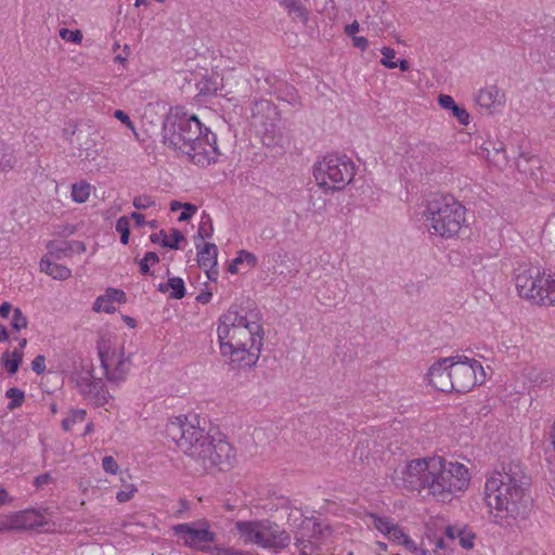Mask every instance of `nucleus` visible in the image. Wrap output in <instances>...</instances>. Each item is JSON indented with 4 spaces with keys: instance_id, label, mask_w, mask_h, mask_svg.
Segmentation results:
<instances>
[{
    "instance_id": "8fccbe9b",
    "label": "nucleus",
    "mask_w": 555,
    "mask_h": 555,
    "mask_svg": "<svg viewBox=\"0 0 555 555\" xmlns=\"http://www.w3.org/2000/svg\"><path fill=\"white\" fill-rule=\"evenodd\" d=\"M102 467L106 473L112 475L117 474L119 470V465L117 464L116 460L111 455H106L103 457Z\"/></svg>"
},
{
    "instance_id": "a18cd8bd",
    "label": "nucleus",
    "mask_w": 555,
    "mask_h": 555,
    "mask_svg": "<svg viewBox=\"0 0 555 555\" xmlns=\"http://www.w3.org/2000/svg\"><path fill=\"white\" fill-rule=\"evenodd\" d=\"M456 537L459 538L460 545L463 548L470 550L474 547V540H475L476 535L472 531H467L465 529H459Z\"/></svg>"
},
{
    "instance_id": "7c9ffc66",
    "label": "nucleus",
    "mask_w": 555,
    "mask_h": 555,
    "mask_svg": "<svg viewBox=\"0 0 555 555\" xmlns=\"http://www.w3.org/2000/svg\"><path fill=\"white\" fill-rule=\"evenodd\" d=\"M214 234V225L210 216L207 212H203L202 219L197 229V233L194 235L196 243H205L206 238H210Z\"/></svg>"
},
{
    "instance_id": "bb28decb",
    "label": "nucleus",
    "mask_w": 555,
    "mask_h": 555,
    "mask_svg": "<svg viewBox=\"0 0 555 555\" xmlns=\"http://www.w3.org/2000/svg\"><path fill=\"white\" fill-rule=\"evenodd\" d=\"M489 145H491L492 150L491 156L488 158L489 162L502 169L508 164V155L505 150V144L501 141L489 140Z\"/></svg>"
},
{
    "instance_id": "774afa93",
    "label": "nucleus",
    "mask_w": 555,
    "mask_h": 555,
    "mask_svg": "<svg viewBox=\"0 0 555 555\" xmlns=\"http://www.w3.org/2000/svg\"><path fill=\"white\" fill-rule=\"evenodd\" d=\"M130 218L134 221V225L138 228H141L146 223L144 215L140 212H131Z\"/></svg>"
},
{
    "instance_id": "864d4df0",
    "label": "nucleus",
    "mask_w": 555,
    "mask_h": 555,
    "mask_svg": "<svg viewBox=\"0 0 555 555\" xmlns=\"http://www.w3.org/2000/svg\"><path fill=\"white\" fill-rule=\"evenodd\" d=\"M105 297L112 299L113 304L115 301L125 302L127 299L126 293L118 288H107Z\"/></svg>"
},
{
    "instance_id": "a878e982",
    "label": "nucleus",
    "mask_w": 555,
    "mask_h": 555,
    "mask_svg": "<svg viewBox=\"0 0 555 555\" xmlns=\"http://www.w3.org/2000/svg\"><path fill=\"white\" fill-rule=\"evenodd\" d=\"M502 98L503 94H501L496 86H491L480 90L479 94L476 98V101L480 106L489 108L493 106L495 103L500 104Z\"/></svg>"
},
{
    "instance_id": "c03bdc74",
    "label": "nucleus",
    "mask_w": 555,
    "mask_h": 555,
    "mask_svg": "<svg viewBox=\"0 0 555 555\" xmlns=\"http://www.w3.org/2000/svg\"><path fill=\"white\" fill-rule=\"evenodd\" d=\"M93 310L96 312H106V313H113L115 311L114 304L112 302V299L106 298L104 296H100L95 299L93 304Z\"/></svg>"
},
{
    "instance_id": "4d7b16f0",
    "label": "nucleus",
    "mask_w": 555,
    "mask_h": 555,
    "mask_svg": "<svg viewBox=\"0 0 555 555\" xmlns=\"http://www.w3.org/2000/svg\"><path fill=\"white\" fill-rule=\"evenodd\" d=\"M114 117L118 119L120 122H122L127 128L131 129L132 131L135 130L134 124L131 121L129 115L126 112L121 109H116L114 112Z\"/></svg>"
},
{
    "instance_id": "9b49d317",
    "label": "nucleus",
    "mask_w": 555,
    "mask_h": 555,
    "mask_svg": "<svg viewBox=\"0 0 555 555\" xmlns=\"http://www.w3.org/2000/svg\"><path fill=\"white\" fill-rule=\"evenodd\" d=\"M235 528L245 544H257L262 547L278 546V532L270 520L237 521Z\"/></svg>"
},
{
    "instance_id": "1a4fd4ad",
    "label": "nucleus",
    "mask_w": 555,
    "mask_h": 555,
    "mask_svg": "<svg viewBox=\"0 0 555 555\" xmlns=\"http://www.w3.org/2000/svg\"><path fill=\"white\" fill-rule=\"evenodd\" d=\"M451 361V376L454 387L452 391L465 393L485 379V371L481 363L466 356H455Z\"/></svg>"
},
{
    "instance_id": "0eeeda50",
    "label": "nucleus",
    "mask_w": 555,
    "mask_h": 555,
    "mask_svg": "<svg viewBox=\"0 0 555 555\" xmlns=\"http://www.w3.org/2000/svg\"><path fill=\"white\" fill-rule=\"evenodd\" d=\"M514 279L519 297L539 306L555 305V280L538 267L519 264L514 270Z\"/></svg>"
},
{
    "instance_id": "3c124183",
    "label": "nucleus",
    "mask_w": 555,
    "mask_h": 555,
    "mask_svg": "<svg viewBox=\"0 0 555 555\" xmlns=\"http://www.w3.org/2000/svg\"><path fill=\"white\" fill-rule=\"evenodd\" d=\"M408 534H405L403 532V530L397 525V524H393L391 525V529L387 535V538L393 542H398L399 544H401L402 540H404V538H406Z\"/></svg>"
},
{
    "instance_id": "20e7f679",
    "label": "nucleus",
    "mask_w": 555,
    "mask_h": 555,
    "mask_svg": "<svg viewBox=\"0 0 555 555\" xmlns=\"http://www.w3.org/2000/svg\"><path fill=\"white\" fill-rule=\"evenodd\" d=\"M166 436L186 455L194 459L204 470H228L235 462V451L224 439L215 440L204 428L176 416L165 428Z\"/></svg>"
},
{
    "instance_id": "79ce46f5",
    "label": "nucleus",
    "mask_w": 555,
    "mask_h": 555,
    "mask_svg": "<svg viewBox=\"0 0 555 555\" xmlns=\"http://www.w3.org/2000/svg\"><path fill=\"white\" fill-rule=\"evenodd\" d=\"M370 517L373 519L374 527L383 534L388 535L391 525L395 522L388 517L378 516L376 514H370Z\"/></svg>"
},
{
    "instance_id": "5701e85b",
    "label": "nucleus",
    "mask_w": 555,
    "mask_h": 555,
    "mask_svg": "<svg viewBox=\"0 0 555 555\" xmlns=\"http://www.w3.org/2000/svg\"><path fill=\"white\" fill-rule=\"evenodd\" d=\"M438 104L442 108L450 111L452 116L455 117L461 125L467 126L469 124V113L463 106L456 104V102L451 95L440 94L438 96Z\"/></svg>"
},
{
    "instance_id": "f3484780",
    "label": "nucleus",
    "mask_w": 555,
    "mask_h": 555,
    "mask_svg": "<svg viewBox=\"0 0 555 555\" xmlns=\"http://www.w3.org/2000/svg\"><path fill=\"white\" fill-rule=\"evenodd\" d=\"M16 530H27L43 527L47 521L44 516L35 509H25L13 513Z\"/></svg>"
},
{
    "instance_id": "6e6d98bb",
    "label": "nucleus",
    "mask_w": 555,
    "mask_h": 555,
    "mask_svg": "<svg viewBox=\"0 0 555 555\" xmlns=\"http://www.w3.org/2000/svg\"><path fill=\"white\" fill-rule=\"evenodd\" d=\"M261 264L267 271H272L274 273L278 264L274 254H264L262 257Z\"/></svg>"
},
{
    "instance_id": "f704fd0d",
    "label": "nucleus",
    "mask_w": 555,
    "mask_h": 555,
    "mask_svg": "<svg viewBox=\"0 0 555 555\" xmlns=\"http://www.w3.org/2000/svg\"><path fill=\"white\" fill-rule=\"evenodd\" d=\"M298 99L297 90L293 86L287 82L280 83V101H284L287 104L295 106L299 103Z\"/></svg>"
},
{
    "instance_id": "c756f323",
    "label": "nucleus",
    "mask_w": 555,
    "mask_h": 555,
    "mask_svg": "<svg viewBox=\"0 0 555 555\" xmlns=\"http://www.w3.org/2000/svg\"><path fill=\"white\" fill-rule=\"evenodd\" d=\"M65 133L68 134V130H65ZM72 137H76V141L78 144L79 150H83L86 152V158H93V153L96 154V150H93L94 147V140L93 139H87L82 141L83 139V130L79 129L77 126L73 128V130L69 132Z\"/></svg>"
},
{
    "instance_id": "6e6552de",
    "label": "nucleus",
    "mask_w": 555,
    "mask_h": 555,
    "mask_svg": "<svg viewBox=\"0 0 555 555\" xmlns=\"http://www.w3.org/2000/svg\"><path fill=\"white\" fill-rule=\"evenodd\" d=\"M356 166L345 155H326L314 166L313 176L317 183L331 191H341L354 177Z\"/></svg>"
},
{
    "instance_id": "72a5a7b5",
    "label": "nucleus",
    "mask_w": 555,
    "mask_h": 555,
    "mask_svg": "<svg viewBox=\"0 0 555 555\" xmlns=\"http://www.w3.org/2000/svg\"><path fill=\"white\" fill-rule=\"evenodd\" d=\"M90 195V184L80 181L78 183H74L72 188V198L76 203H85Z\"/></svg>"
},
{
    "instance_id": "2f4dec72",
    "label": "nucleus",
    "mask_w": 555,
    "mask_h": 555,
    "mask_svg": "<svg viewBox=\"0 0 555 555\" xmlns=\"http://www.w3.org/2000/svg\"><path fill=\"white\" fill-rule=\"evenodd\" d=\"M48 249V256L56 260H60L63 257L70 255V253L73 251V243L67 241H63L60 244L49 242Z\"/></svg>"
},
{
    "instance_id": "338daca9",
    "label": "nucleus",
    "mask_w": 555,
    "mask_h": 555,
    "mask_svg": "<svg viewBox=\"0 0 555 555\" xmlns=\"http://www.w3.org/2000/svg\"><path fill=\"white\" fill-rule=\"evenodd\" d=\"M353 46L361 49L362 51L369 47V40L365 37H352Z\"/></svg>"
},
{
    "instance_id": "cd10ccee",
    "label": "nucleus",
    "mask_w": 555,
    "mask_h": 555,
    "mask_svg": "<svg viewBox=\"0 0 555 555\" xmlns=\"http://www.w3.org/2000/svg\"><path fill=\"white\" fill-rule=\"evenodd\" d=\"M244 263H246L247 268H254L257 264V258L254 254L242 249L229 264L228 271L232 274H236L240 271L238 266Z\"/></svg>"
},
{
    "instance_id": "680f3d73",
    "label": "nucleus",
    "mask_w": 555,
    "mask_h": 555,
    "mask_svg": "<svg viewBox=\"0 0 555 555\" xmlns=\"http://www.w3.org/2000/svg\"><path fill=\"white\" fill-rule=\"evenodd\" d=\"M135 491H137V489L133 486H131V489L129 491H124V490L118 491L116 499L120 503L128 502L132 498V495Z\"/></svg>"
},
{
    "instance_id": "412c9836",
    "label": "nucleus",
    "mask_w": 555,
    "mask_h": 555,
    "mask_svg": "<svg viewBox=\"0 0 555 555\" xmlns=\"http://www.w3.org/2000/svg\"><path fill=\"white\" fill-rule=\"evenodd\" d=\"M96 350L103 370H107V365L114 364V361L117 359V352L112 347V340L108 334H100L96 340Z\"/></svg>"
},
{
    "instance_id": "f8f14e48",
    "label": "nucleus",
    "mask_w": 555,
    "mask_h": 555,
    "mask_svg": "<svg viewBox=\"0 0 555 555\" xmlns=\"http://www.w3.org/2000/svg\"><path fill=\"white\" fill-rule=\"evenodd\" d=\"M332 533L330 525L319 521L314 517H306L301 519L299 531L295 538L297 546H304V548L310 547L311 552L319 548L318 544H314L312 540H323Z\"/></svg>"
},
{
    "instance_id": "4468645a",
    "label": "nucleus",
    "mask_w": 555,
    "mask_h": 555,
    "mask_svg": "<svg viewBox=\"0 0 555 555\" xmlns=\"http://www.w3.org/2000/svg\"><path fill=\"white\" fill-rule=\"evenodd\" d=\"M77 386L80 393L95 406H104L113 399L101 378H94L91 375L81 377L77 382Z\"/></svg>"
},
{
    "instance_id": "b1692460",
    "label": "nucleus",
    "mask_w": 555,
    "mask_h": 555,
    "mask_svg": "<svg viewBox=\"0 0 555 555\" xmlns=\"http://www.w3.org/2000/svg\"><path fill=\"white\" fill-rule=\"evenodd\" d=\"M40 270L54 280L65 281L72 275L70 269L63 264H59L50 260V256L46 255L40 260Z\"/></svg>"
},
{
    "instance_id": "58836bf2",
    "label": "nucleus",
    "mask_w": 555,
    "mask_h": 555,
    "mask_svg": "<svg viewBox=\"0 0 555 555\" xmlns=\"http://www.w3.org/2000/svg\"><path fill=\"white\" fill-rule=\"evenodd\" d=\"M167 286H169L171 289L170 298L181 299L185 296V285L184 281L181 278H169Z\"/></svg>"
},
{
    "instance_id": "c9c22d12",
    "label": "nucleus",
    "mask_w": 555,
    "mask_h": 555,
    "mask_svg": "<svg viewBox=\"0 0 555 555\" xmlns=\"http://www.w3.org/2000/svg\"><path fill=\"white\" fill-rule=\"evenodd\" d=\"M87 412L82 409L72 410L67 417L62 421V428L65 431H69L76 423L83 422Z\"/></svg>"
},
{
    "instance_id": "39448f33",
    "label": "nucleus",
    "mask_w": 555,
    "mask_h": 555,
    "mask_svg": "<svg viewBox=\"0 0 555 555\" xmlns=\"http://www.w3.org/2000/svg\"><path fill=\"white\" fill-rule=\"evenodd\" d=\"M424 216L431 234L452 237L465 222V207L452 195L435 194L427 201Z\"/></svg>"
},
{
    "instance_id": "a19ab883",
    "label": "nucleus",
    "mask_w": 555,
    "mask_h": 555,
    "mask_svg": "<svg viewBox=\"0 0 555 555\" xmlns=\"http://www.w3.org/2000/svg\"><path fill=\"white\" fill-rule=\"evenodd\" d=\"M115 229L118 233H120V243L127 245L129 243L130 236L129 218L126 216L118 218Z\"/></svg>"
},
{
    "instance_id": "7ed1b4c3",
    "label": "nucleus",
    "mask_w": 555,
    "mask_h": 555,
    "mask_svg": "<svg viewBox=\"0 0 555 555\" xmlns=\"http://www.w3.org/2000/svg\"><path fill=\"white\" fill-rule=\"evenodd\" d=\"M162 137L166 146L201 167L216 163L221 155L217 135L194 114L170 112L163 122Z\"/></svg>"
},
{
    "instance_id": "4c0bfd02",
    "label": "nucleus",
    "mask_w": 555,
    "mask_h": 555,
    "mask_svg": "<svg viewBox=\"0 0 555 555\" xmlns=\"http://www.w3.org/2000/svg\"><path fill=\"white\" fill-rule=\"evenodd\" d=\"M218 87L219 82L217 78L214 77H205L197 83L199 94L206 96L216 94Z\"/></svg>"
},
{
    "instance_id": "37998d69",
    "label": "nucleus",
    "mask_w": 555,
    "mask_h": 555,
    "mask_svg": "<svg viewBox=\"0 0 555 555\" xmlns=\"http://www.w3.org/2000/svg\"><path fill=\"white\" fill-rule=\"evenodd\" d=\"M28 325V320L22 312L20 308L13 309V318L11 321V326L14 331L20 332L23 328H26Z\"/></svg>"
},
{
    "instance_id": "e2e57ef3",
    "label": "nucleus",
    "mask_w": 555,
    "mask_h": 555,
    "mask_svg": "<svg viewBox=\"0 0 555 555\" xmlns=\"http://www.w3.org/2000/svg\"><path fill=\"white\" fill-rule=\"evenodd\" d=\"M51 481H52V476L50 475V473H44L35 478L34 486L37 488H40L44 485H48Z\"/></svg>"
},
{
    "instance_id": "603ef678",
    "label": "nucleus",
    "mask_w": 555,
    "mask_h": 555,
    "mask_svg": "<svg viewBox=\"0 0 555 555\" xmlns=\"http://www.w3.org/2000/svg\"><path fill=\"white\" fill-rule=\"evenodd\" d=\"M196 211H197V206H195L194 204H191V203H185V206L182 209L178 220L180 222L189 221L192 219V217L195 215Z\"/></svg>"
},
{
    "instance_id": "de8ad7c7",
    "label": "nucleus",
    "mask_w": 555,
    "mask_h": 555,
    "mask_svg": "<svg viewBox=\"0 0 555 555\" xmlns=\"http://www.w3.org/2000/svg\"><path fill=\"white\" fill-rule=\"evenodd\" d=\"M60 37L63 40H66V41L73 42V43H80L82 40V33L79 29L70 30L68 28H61Z\"/></svg>"
},
{
    "instance_id": "f03ea898",
    "label": "nucleus",
    "mask_w": 555,
    "mask_h": 555,
    "mask_svg": "<svg viewBox=\"0 0 555 555\" xmlns=\"http://www.w3.org/2000/svg\"><path fill=\"white\" fill-rule=\"evenodd\" d=\"M401 486L409 491L427 489L428 494L444 501L456 491L467 489L470 475L461 463L448 462L442 456L414 459L401 472Z\"/></svg>"
},
{
    "instance_id": "e433bc0d",
    "label": "nucleus",
    "mask_w": 555,
    "mask_h": 555,
    "mask_svg": "<svg viewBox=\"0 0 555 555\" xmlns=\"http://www.w3.org/2000/svg\"><path fill=\"white\" fill-rule=\"evenodd\" d=\"M5 397L9 398L11 401L8 403V409L10 411H13L24 403L25 400V392L21 390L20 388L12 387L7 390Z\"/></svg>"
},
{
    "instance_id": "ea45409f",
    "label": "nucleus",
    "mask_w": 555,
    "mask_h": 555,
    "mask_svg": "<svg viewBox=\"0 0 555 555\" xmlns=\"http://www.w3.org/2000/svg\"><path fill=\"white\" fill-rule=\"evenodd\" d=\"M170 233H171V240H162V247H165V248H169V249H180V243L185 241V236L183 235V233L176 229V228H172L170 230Z\"/></svg>"
},
{
    "instance_id": "c85d7f7f",
    "label": "nucleus",
    "mask_w": 555,
    "mask_h": 555,
    "mask_svg": "<svg viewBox=\"0 0 555 555\" xmlns=\"http://www.w3.org/2000/svg\"><path fill=\"white\" fill-rule=\"evenodd\" d=\"M262 127L261 142L263 146L274 149L278 145V129L274 120L267 118Z\"/></svg>"
},
{
    "instance_id": "f257e3e1",
    "label": "nucleus",
    "mask_w": 555,
    "mask_h": 555,
    "mask_svg": "<svg viewBox=\"0 0 555 555\" xmlns=\"http://www.w3.org/2000/svg\"><path fill=\"white\" fill-rule=\"evenodd\" d=\"M485 502L491 521L500 527H512L529 517L533 509L531 477L519 462L502 463V469L487 479Z\"/></svg>"
},
{
    "instance_id": "a211bd4d",
    "label": "nucleus",
    "mask_w": 555,
    "mask_h": 555,
    "mask_svg": "<svg viewBox=\"0 0 555 555\" xmlns=\"http://www.w3.org/2000/svg\"><path fill=\"white\" fill-rule=\"evenodd\" d=\"M26 338L18 339V348H15L12 352L7 350L2 353L0 363L10 375L17 373L20 365L23 362L24 352L23 349L26 347Z\"/></svg>"
},
{
    "instance_id": "393cba45",
    "label": "nucleus",
    "mask_w": 555,
    "mask_h": 555,
    "mask_svg": "<svg viewBox=\"0 0 555 555\" xmlns=\"http://www.w3.org/2000/svg\"><path fill=\"white\" fill-rule=\"evenodd\" d=\"M515 164L520 172L530 175L534 179H539L537 171L541 170V166L540 159L535 155L527 156L524 153H519Z\"/></svg>"
},
{
    "instance_id": "2eb2a0df",
    "label": "nucleus",
    "mask_w": 555,
    "mask_h": 555,
    "mask_svg": "<svg viewBox=\"0 0 555 555\" xmlns=\"http://www.w3.org/2000/svg\"><path fill=\"white\" fill-rule=\"evenodd\" d=\"M456 357L442 358L436 361L428 370L427 378L429 384L437 390L442 392H450L454 387L451 376V361Z\"/></svg>"
},
{
    "instance_id": "09e8293b",
    "label": "nucleus",
    "mask_w": 555,
    "mask_h": 555,
    "mask_svg": "<svg viewBox=\"0 0 555 555\" xmlns=\"http://www.w3.org/2000/svg\"><path fill=\"white\" fill-rule=\"evenodd\" d=\"M132 205L137 209H147L155 205V202L149 195H140L133 198Z\"/></svg>"
},
{
    "instance_id": "aec40b11",
    "label": "nucleus",
    "mask_w": 555,
    "mask_h": 555,
    "mask_svg": "<svg viewBox=\"0 0 555 555\" xmlns=\"http://www.w3.org/2000/svg\"><path fill=\"white\" fill-rule=\"evenodd\" d=\"M280 5L294 23H300L304 26L307 24L310 11L302 0H280Z\"/></svg>"
},
{
    "instance_id": "69168bd1",
    "label": "nucleus",
    "mask_w": 555,
    "mask_h": 555,
    "mask_svg": "<svg viewBox=\"0 0 555 555\" xmlns=\"http://www.w3.org/2000/svg\"><path fill=\"white\" fill-rule=\"evenodd\" d=\"M162 240H167V233L165 230H160L158 233H152L150 235V241L153 244H159L162 246Z\"/></svg>"
},
{
    "instance_id": "9d476101",
    "label": "nucleus",
    "mask_w": 555,
    "mask_h": 555,
    "mask_svg": "<svg viewBox=\"0 0 555 555\" xmlns=\"http://www.w3.org/2000/svg\"><path fill=\"white\" fill-rule=\"evenodd\" d=\"M171 530L184 546L199 552L208 550V544L217 539L216 532L210 530V524L206 519L178 524L172 526Z\"/></svg>"
},
{
    "instance_id": "473e14b6",
    "label": "nucleus",
    "mask_w": 555,
    "mask_h": 555,
    "mask_svg": "<svg viewBox=\"0 0 555 555\" xmlns=\"http://www.w3.org/2000/svg\"><path fill=\"white\" fill-rule=\"evenodd\" d=\"M16 157L12 147L0 144V170L7 171L14 167Z\"/></svg>"
},
{
    "instance_id": "052dcab7",
    "label": "nucleus",
    "mask_w": 555,
    "mask_h": 555,
    "mask_svg": "<svg viewBox=\"0 0 555 555\" xmlns=\"http://www.w3.org/2000/svg\"><path fill=\"white\" fill-rule=\"evenodd\" d=\"M231 551L232 550L225 548V547H222V546H219V545L210 546L208 544V550H205L204 552L205 553H209V554H214V555H231Z\"/></svg>"
},
{
    "instance_id": "13d9d810",
    "label": "nucleus",
    "mask_w": 555,
    "mask_h": 555,
    "mask_svg": "<svg viewBox=\"0 0 555 555\" xmlns=\"http://www.w3.org/2000/svg\"><path fill=\"white\" fill-rule=\"evenodd\" d=\"M16 530L13 514L3 516L0 519V533Z\"/></svg>"
},
{
    "instance_id": "423d86ee",
    "label": "nucleus",
    "mask_w": 555,
    "mask_h": 555,
    "mask_svg": "<svg viewBox=\"0 0 555 555\" xmlns=\"http://www.w3.org/2000/svg\"><path fill=\"white\" fill-rule=\"evenodd\" d=\"M261 326L249 321L246 314H242L237 306H231L218 320V343L233 344L234 347L249 348L262 346V336L259 335Z\"/></svg>"
},
{
    "instance_id": "49530a36",
    "label": "nucleus",
    "mask_w": 555,
    "mask_h": 555,
    "mask_svg": "<svg viewBox=\"0 0 555 555\" xmlns=\"http://www.w3.org/2000/svg\"><path fill=\"white\" fill-rule=\"evenodd\" d=\"M383 54V59L380 60V64L384 65L386 68L393 69L397 68V64L395 63L393 59L396 56L395 49L390 47H384L380 50Z\"/></svg>"
},
{
    "instance_id": "dca6fc26",
    "label": "nucleus",
    "mask_w": 555,
    "mask_h": 555,
    "mask_svg": "<svg viewBox=\"0 0 555 555\" xmlns=\"http://www.w3.org/2000/svg\"><path fill=\"white\" fill-rule=\"evenodd\" d=\"M280 518L286 519L284 529L293 532L294 538H296L297 531H299L301 519H306L302 511L295 506L288 498L282 495H280Z\"/></svg>"
},
{
    "instance_id": "0e129e2a",
    "label": "nucleus",
    "mask_w": 555,
    "mask_h": 555,
    "mask_svg": "<svg viewBox=\"0 0 555 555\" xmlns=\"http://www.w3.org/2000/svg\"><path fill=\"white\" fill-rule=\"evenodd\" d=\"M291 533L288 529H284L280 531V550L289 545L291 543Z\"/></svg>"
},
{
    "instance_id": "5fc2aeb1",
    "label": "nucleus",
    "mask_w": 555,
    "mask_h": 555,
    "mask_svg": "<svg viewBox=\"0 0 555 555\" xmlns=\"http://www.w3.org/2000/svg\"><path fill=\"white\" fill-rule=\"evenodd\" d=\"M31 370L37 374L41 375L46 371V357L43 354H38L31 361Z\"/></svg>"
},
{
    "instance_id": "ddd939ff",
    "label": "nucleus",
    "mask_w": 555,
    "mask_h": 555,
    "mask_svg": "<svg viewBox=\"0 0 555 555\" xmlns=\"http://www.w3.org/2000/svg\"><path fill=\"white\" fill-rule=\"evenodd\" d=\"M221 356L225 359L232 370L249 369L256 364L259 358L260 348L234 347L233 344H219Z\"/></svg>"
},
{
    "instance_id": "6ab92c4d",
    "label": "nucleus",
    "mask_w": 555,
    "mask_h": 555,
    "mask_svg": "<svg viewBox=\"0 0 555 555\" xmlns=\"http://www.w3.org/2000/svg\"><path fill=\"white\" fill-rule=\"evenodd\" d=\"M117 358L118 359L114 364V367H112V365H107V370H104L106 379L115 384H119L126 379L131 365L130 356L125 357L124 349L120 350Z\"/></svg>"
},
{
    "instance_id": "bf43d9fd",
    "label": "nucleus",
    "mask_w": 555,
    "mask_h": 555,
    "mask_svg": "<svg viewBox=\"0 0 555 555\" xmlns=\"http://www.w3.org/2000/svg\"><path fill=\"white\" fill-rule=\"evenodd\" d=\"M137 262L139 264V271L142 275H144V276H153L154 275V271L151 270V264L147 261H145L144 258L138 260Z\"/></svg>"
},
{
    "instance_id": "4be33fe9",
    "label": "nucleus",
    "mask_w": 555,
    "mask_h": 555,
    "mask_svg": "<svg viewBox=\"0 0 555 555\" xmlns=\"http://www.w3.org/2000/svg\"><path fill=\"white\" fill-rule=\"evenodd\" d=\"M197 263L208 270L217 266L218 248L214 243H196Z\"/></svg>"
}]
</instances>
